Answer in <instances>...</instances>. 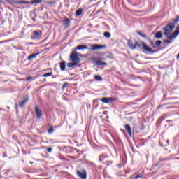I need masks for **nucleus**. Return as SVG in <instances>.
<instances>
[{"instance_id":"nucleus-36","label":"nucleus","mask_w":179,"mask_h":179,"mask_svg":"<svg viewBox=\"0 0 179 179\" xmlns=\"http://www.w3.org/2000/svg\"><path fill=\"white\" fill-rule=\"evenodd\" d=\"M47 150H48V152L49 153H51V152H52V148H48Z\"/></svg>"},{"instance_id":"nucleus-14","label":"nucleus","mask_w":179,"mask_h":179,"mask_svg":"<svg viewBox=\"0 0 179 179\" xmlns=\"http://www.w3.org/2000/svg\"><path fill=\"white\" fill-rule=\"evenodd\" d=\"M60 69L62 72L65 71V68H66V62L62 61L59 63Z\"/></svg>"},{"instance_id":"nucleus-17","label":"nucleus","mask_w":179,"mask_h":179,"mask_svg":"<svg viewBox=\"0 0 179 179\" xmlns=\"http://www.w3.org/2000/svg\"><path fill=\"white\" fill-rule=\"evenodd\" d=\"M96 65H97L98 66H106L107 65V63L101 61V60H98L95 62Z\"/></svg>"},{"instance_id":"nucleus-20","label":"nucleus","mask_w":179,"mask_h":179,"mask_svg":"<svg viewBox=\"0 0 179 179\" xmlns=\"http://www.w3.org/2000/svg\"><path fill=\"white\" fill-rule=\"evenodd\" d=\"M75 65H78V62H71V63H68L67 64V66L68 68H73V66H75Z\"/></svg>"},{"instance_id":"nucleus-39","label":"nucleus","mask_w":179,"mask_h":179,"mask_svg":"<svg viewBox=\"0 0 179 179\" xmlns=\"http://www.w3.org/2000/svg\"><path fill=\"white\" fill-rule=\"evenodd\" d=\"M3 3H5L3 1H0V6H1V5H3Z\"/></svg>"},{"instance_id":"nucleus-30","label":"nucleus","mask_w":179,"mask_h":179,"mask_svg":"<svg viewBox=\"0 0 179 179\" xmlns=\"http://www.w3.org/2000/svg\"><path fill=\"white\" fill-rule=\"evenodd\" d=\"M138 36H141V37H143V38H147V36L145 34H143L142 32H138Z\"/></svg>"},{"instance_id":"nucleus-33","label":"nucleus","mask_w":179,"mask_h":179,"mask_svg":"<svg viewBox=\"0 0 179 179\" xmlns=\"http://www.w3.org/2000/svg\"><path fill=\"white\" fill-rule=\"evenodd\" d=\"M47 5H54L55 1H46Z\"/></svg>"},{"instance_id":"nucleus-35","label":"nucleus","mask_w":179,"mask_h":179,"mask_svg":"<svg viewBox=\"0 0 179 179\" xmlns=\"http://www.w3.org/2000/svg\"><path fill=\"white\" fill-rule=\"evenodd\" d=\"M113 164V161H108L107 162V166H111Z\"/></svg>"},{"instance_id":"nucleus-3","label":"nucleus","mask_w":179,"mask_h":179,"mask_svg":"<svg viewBox=\"0 0 179 179\" xmlns=\"http://www.w3.org/2000/svg\"><path fill=\"white\" fill-rule=\"evenodd\" d=\"M178 34H179V25L176 27L175 31H173L171 35L167 36V38L168 40H171V41H172V40H174L178 36Z\"/></svg>"},{"instance_id":"nucleus-9","label":"nucleus","mask_w":179,"mask_h":179,"mask_svg":"<svg viewBox=\"0 0 179 179\" xmlns=\"http://www.w3.org/2000/svg\"><path fill=\"white\" fill-rule=\"evenodd\" d=\"M102 103H105V104H109V103H113V101H115V98H108L103 97L101 99Z\"/></svg>"},{"instance_id":"nucleus-25","label":"nucleus","mask_w":179,"mask_h":179,"mask_svg":"<svg viewBox=\"0 0 179 179\" xmlns=\"http://www.w3.org/2000/svg\"><path fill=\"white\" fill-rule=\"evenodd\" d=\"M34 34L36 37H40L41 36V31H34Z\"/></svg>"},{"instance_id":"nucleus-42","label":"nucleus","mask_w":179,"mask_h":179,"mask_svg":"<svg viewBox=\"0 0 179 179\" xmlns=\"http://www.w3.org/2000/svg\"><path fill=\"white\" fill-rule=\"evenodd\" d=\"M162 107H163V106H159L157 108H162Z\"/></svg>"},{"instance_id":"nucleus-40","label":"nucleus","mask_w":179,"mask_h":179,"mask_svg":"<svg viewBox=\"0 0 179 179\" xmlns=\"http://www.w3.org/2000/svg\"><path fill=\"white\" fill-rule=\"evenodd\" d=\"M92 61H94V62H96V57H93V58L92 59Z\"/></svg>"},{"instance_id":"nucleus-28","label":"nucleus","mask_w":179,"mask_h":179,"mask_svg":"<svg viewBox=\"0 0 179 179\" xmlns=\"http://www.w3.org/2000/svg\"><path fill=\"white\" fill-rule=\"evenodd\" d=\"M68 85H69L68 82H65L62 87V90H65V89L68 87Z\"/></svg>"},{"instance_id":"nucleus-32","label":"nucleus","mask_w":179,"mask_h":179,"mask_svg":"<svg viewBox=\"0 0 179 179\" xmlns=\"http://www.w3.org/2000/svg\"><path fill=\"white\" fill-rule=\"evenodd\" d=\"M165 44H170L171 43H173V41L169 40H165L164 41Z\"/></svg>"},{"instance_id":"nucleus-16","label":"nucleus","mask_w":179,"mask_h":179,"mask_svg":"<svg viewBox=\"0 0 179 179\" xmlns=\"http://www.w3.org/2000/svg\"><path fill=\"white\" fill-rule=\"evenodd\" d=\"M179 22V15H177L175 19L173 20V22L169 23V24H173V28L176 27V24Z\"/></svg>"},{"instance_id":"nucleus-34","label":"nucleus","mask_w":179,"mask_h":179,"mask_svg":"<svg viewBox=\"0 0 179 179\" xmlns=\"http://www.w3.org/2000/svg\"><path fill=\"white\" fill-rule=\"evenodd\" d=\"M142 176L141 175H137L136 177H134L133 179H138V178H141Z\"/></svg>"},{"instance_id":"nucleus-24","label":"nucleus","mask_w":179,"mask_h":179,"mask_svg":"<svg viewBox=\"0 0 179 179\" xmlns=\"http://www.w3.org/2000/svg\"><path fill=\"white\" fill-rule=\"evenodd\" d=\"M94 79L97 82H101V80H103V78H101L100 76H94Z\"/></svg>"},{"instance_id":"nucleus-19","label":"nucleus","mask_w":179,"mask_h":179,"mask_svg":"<svg viewBox=\"0 0 179 179\" xmlns=\"http://www.w3.org/2000/svg\"><path fill=\"white\" fill-rule=\"evenodd\" d=\"M76 50H87V46L85 45H80L76 48Z\"/></svg>"},{"instance_id":"nucleus-23","label":"nucleus","mask_w":179,"mask_h":179,"mask_svg":"<svg viewBox=\"0 0 179 179\" xmlns=\"http://www.w3.org/2000/svg\"><path fill=\"white\" fill-rule=\"evenodd\" d=\"M83 10L82 9H78L76 10V16H80V15H82Z\"/></svg>"},{"instance_id":"nucleus-18","label":"nucleus","mask_w":179,"mask_h":179,"mask_svg":"<svg viewBox=\"0 0 179 179\" xmlns=\"http://www.w3.org/2000/svg\"><path fill=\"white\" fill-rule=\"evenodd\" d=\"M108 157V155H106V154H102L99 156V162H104L105 159H107Z\"/></svg>"},{"instance_id":"nucleus-4","label":"nucleus","mask_w":179,"mask_h":179,"mask_svg":"<svg viewBox=\"0 0 179 179\" xmlns=\"http://www.w3.org/2000/svg\"><path fill=\"white\" fill-rule=\"evenodd\" d=\"M70 59L73 62H78V64H80V58L78 56L76 51L71 54Z\"/></svg>"},{"instance_id":"nucleus-21","label":"nucleus","mask_w":179,"mask_h":179,"mask_svg":"<svg viewBox=\"0 0 179 179\" xmlns=\"http://www.w3.org/2000/svg\"><path fill=\"white\" fill-rule=\"evenodd\" d=\"M27 101H29V98H26L22 101H21L20 103V107H23V106H24V104H26V103H27Z\"/></svg>"},{"instance_id":"nucleus-2","label":"nucleus","mask_w":179,"mask_h":179,"mask_svg":"<svg viewBox=\"0 0 179 179\" xmlns=\"http://www.w3.org/2000/svg\"><path fill=\"white\" fill-rule=\"evenodd\" d=\"M163 30H164V36H169V34H171V31L174 30V24H169L163 28Z\"/></svg>"},{"instance_id":"nucleus-37","label":"nucleus","mask_w":179,"mask_h":179,"mask_svg":"<svg viewBox=\"0 0 179 179\" xmlns=\"http://www.w3.org/2000/svg\"><path fill=\"white\" fill-rule=\"evenodd\" d=\"M151 45L154 48H156V46H155V43L153 42H151Z\"/></svg>"},{"instance_id":"nucleus-12","label":"nucleus","mask_w":179,"mask_h":179,"mask_svg":"<svg viewBox=\"0 0 179 179\" xmlns=\"http://www.w3.org/2000/svg\"><path fill=\"white\" fill-rule=\"evenodd\" d=\"M69 24H71V20L69 19L66 18L63 21V26H64L65 29H68Z\"/></svg>"},{"instance_id":"nucleus-41","label":"nucleus","mask_w":179,"mask_h":179,"mask_svg":"<svg viewBox=\"0 0 179 179\" xmlns=\"http://www.w3.org/2000/svg\"><path fill=\"white\" fill-rule=\"evenodd\" d=\"M176 58H177V59H179V53L177 55Z\"/></svg>"},{"instance_id":"nucleus-13","label":"nucleus","mask_w":179,"mask_h":179,"mask_svg":"<svg viewBox=\"0 0 179 179\" xmlns=\"http://www.w3.org/2000/svg\"><path fill=\"white\" fill-rule=\"evenodd\" d=\"M37 55H40V52L35 54H31V55H29V57L27 58L28 61H33V59L37 58Z\"/></svg>"},{"instance_id":"nucleus-22","label":"nucleus","mask_w":179,"mask_h":179,"mask_svg":"<svg viewBox=\"0 0 179 179\" xmlns=\"http://www.w3.org/2000/svg\"><path fill=\"white\" fill-rule=\"evenodd\" d=\"M103 36L106 38H110V37H111V34L108 31H106L103 33Z\"/></svg>"},{"instance_id":"nucleus-44","label":"nucleus","mask_w":179,"mask_h":179,"mask_svg":"<svg viewBox=\"0 0 179 179\" xmlns=\"http://www.w3.org/2000/svg\"><path fill=\"white\" fill-rule=\"evenodd\" d=\"M34 1H41V0H34Z\"/></svg>"},{"instance_id":"nucleus-5","label":"nucleus","mask_w":179,"mask_h":179,"mask_svg":"<svg viewBox=\"0 0 179 179\" xmlns=\"http://www.w3.org/2000/svg\"><path fill=\"white\" fill-rule=\"evenodd\" d=\"M77 176L81 179H87V172L85 169L77 171Z\"/></svg>"},{"instance_id":"nucleus-6","label":"nucleus","mask_w":179,"mask_h":179,"mask_svg":"<svg viewBox=\"0 0 179 179\" xmlns=\"http://www.w3.org/2000/svg\"><path fill=\"white\" fill-rule=\"evenodd\" d=\"M128 47L130 48V50H136V47H141V45L138 41H136L135 44H132V40L128 41Z\"/></svg>"},{"instance_id":"nucleus-11","label":"nucleus","mask_w":179,"mask_h":179,"mask_svg":"<svg viewBox=\"0 0 179 179\" xmlns=\"http://www.w3.org/2000/svg\"><path fill=\"white\" fill-rule=\"evenodd\" d=\"M155 38H157V40L160 38H163V32L162 31H159L157 33L154 34Z\"/></svg>"},{"instance_id":"nucleus-10","label":"nucleus","mask_w":179,"mask_h":179,"mask_svg":"<svg viewBox=\"0 0 179 179\" xmlns=\"http://www.w3.org/2000/svg\"><path fill=\"white\" fill-rule=\"evenodd\" d=\"M35 114L36 115L37 120H40V118L43 117V113H41V110H40V108H38V106L35 107Z\"/></svg>"},{"instance_id":"nucleus-1","label":"nucleus","mask_w":179,"mask_h":179,"mask_svg":"<svg viewBox=\"0 0 179 179\" xmlns=\"http://www.w3.org/2000/svg\"><path fill=\"white\" fill-rule=\"evenodd\" d=\"M8 3L13 6H23V5H34V3H41V1H9Z\"/></svg>"},{"instance_id":"nucleus-26","label":"nucleus","mask_w":179,"mask_h":179,"mask_svg":"<svg viewBox=\"0 0 179 179\" xmlns=\"http://www.w3.org/2000/svg\"><path fill=\"white\" fill-rule=\"evenodd\" d=\"M155 47H160V45H162V41L160 40L156 41L155 43Z\"/></svg>"},{"instance_id":"nucleus-7","label":"nucleus","mask_w":179,"mask_h":179,"mask_svg":"<svg viewBox=\"0 0 179 179\" xmlns=\"http://www.w3.org/2000/svg\"><path fill=\"white\" fill-rule=\"evenodd\" d=\"M106 45L94 44L91 45V50L92 51H94L96 50H103V48H106Z\"/></svg>"},{"instance_id":"nucleus-38","label":"nucleus","mask_w":179,"mask_h":179,"mask_svg":"<svg viewBox=\"0 0 179 179\" xmlns=\"http://www.w3.org/2000/svg\"><path fill=\"white\" fill-rule=\"evenodd\" d=\"M32 79H33L32 77H28V78H27V80H31Z\"/></svg>"},{"instance_id":"nucleus-29","label":"nucleus","mask_w":179,"mask_h":179,"mask_svg":"<svg viewBox=\"0 0 179 179\" xmlns=\"http://www.w3.org/2000/svg\"><path fill=\"white\" fill-rule=\"evenodd\" d=\"M86 164H87V166H90L91 167H94V163L90 161H87Z\"/></svg>"},{"instance_id":"nucleus-43","label":"nucleus","mask_w":179,"mask_h":179,"mask_svg":"<svg viewBox=\"0 0 179 179\" xmlns=\"http://www.w3.org/2000/svg\"><path fill=\"white\" fill-rule=\"evenodd\" d=\"M118 167H121V165H118Z\"/></svg>"},{"instance_id":"nucleus-31","label":"nucleus","mask_w":179,"mask_h":179,"mask_svg":"<svg viewBox=\"0 0 179 179\" xmlns=\"http://www.w3.org/2000/svg\"><path fill=\"white\" fill-rule=\"evenodd\" d=\"M54 132V127H51L48 130V133L49 134H51Z\"/></svg>"},{"instance_id":"nucleus-15","label":"nucleus","mask_w":179,"mask_h":179,"mask_svg":"<svg viewBox=\"0 0 179 179\" xmlns=\"http://www.w3.org/2000/svg\"><path fill=\"white\" fill-rule=\"evenodd\" d=\"M124 128L127 130V134H129L130 136H132V129L131 128V126H129V124H126Z\"/></svg>"},{"instance_id":"nucleus-8","label":"nucleus","mask_w":179,"mask_h":179,"mask_svg":"<svg viewBox=\"0 0 179 179\" xmlns=\"http://www.w3.org/2000/svg\"><path fill=\"white\" fill-rule=\"evenodd\" d=\"M142 45H143V50H145V51H147V52H151L152 54H155V52H156V51L148 47V45L145 43V42L142 43Z\"/></svg>"},{"instance_id":"nucleus-27","label":"nucleus","mask_w":179,"mask_h":179,"mask_svg":"<svg viewBox=\"0 0 179 179\" xmlns=\"http://www.w3.org/2000/svg\"><path fill=\"white\" fill-rule=\"evenodd\" d=\"M42 76L43 78H48L50 76H52V72L46 73L43 74Z\"/></svg>"}]
</instances>
